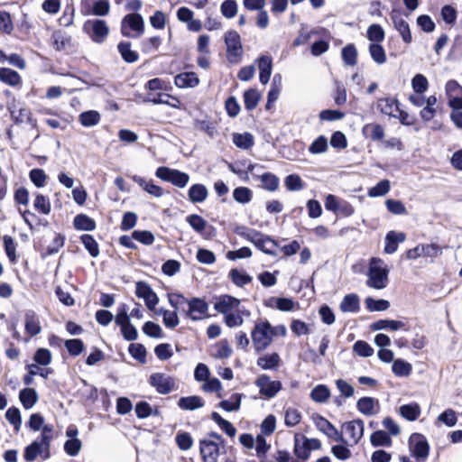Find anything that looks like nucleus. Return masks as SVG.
Returning a JSON list of instances; mask_svg holds the SVG:
<instances>
[{
  "mask_svg": "<svg viewBox=\"0 0 462 462\" xmlns=\"http://www.w3.org/2000/svg\"><path fill=\"white\" fill-rule=\"evenodd\" d=\"M389 268L383 260L373 257L369 263L366 285L368 287L382 290L387 286Z\"/></svg>",
  "mask_w": 462,
  "mask_h": 462,
  "instance_id": "nucleus-1",
  "label": "nucleus"
},
{
  "mask_svg": "<svg viewBox=\"0 0 462 462\" xmlns=\"http://www.w3.org/2000/svg\"><path fill=\"white\" fill-rule=\"evenodd\" d=\"M377 108L384 115L396 117L399 104L396 99L392 97L380 98L377 101Z\"/></svg>",
  "mask_w": 462,
  "mask_h": 462,
  "instance_id": "nucleus-22",
  "label": "nucleus"
},
{
  "mask_svg": "<svg viewBox=\"0 0 462 462\" xmlns=\"http://www.w3.org/2000/svg\"><path fill=\"white\" fill-rule=\"evenodd\" d=\"M312 420L318 430L323 432L326 436L337 441H343L342 433H340L327 419L315 414L313 415Z\"/></svg>",
  "mask_w": 462,
  "mask_h": 462,
  "instance_id": "nucleus-13",
  "label": "nucleus"
},
{
  "mask_svg": "<svg viewBox=\"0 0 462 462\" xmlns=\"http://www.w3.org/2000/svg\"><path fill=\"white\" fill-rule=\"evenodd\" d=\"M0 80L10 86H17L21 82V77L16 71L9 68H1Z\"/></svg>",
  "mask_w": 462,
  "mask_h": 462,
  "instance_id": "nucleus-39",
  "label": "nucleus"
},
{
  "mask_svg": "<svg viewBox=\"0 0 462 462\" xmlns=\"http://www.w3.org/2000/svg\"><path fill=\"white\" fill-rule=\"evenodd\" d=\"M239 306L240 300L226 294L219 296L214 304L215 310L224 316L232 311H236Z\"/></svg>",
  "mask_w": 462,
  "mask_h": 462,
  "instance_id": "nucleus-14",
  "label": "nucleus"
},
{
  "mask_svg": "<svg viewBox=\"0 0 462 462\" xmlns=\"http://www.w3.org/2000/svg\"><path fill=\"white\" fill-rule=\"evenodd\" d=\"M370 441L374 447H390L392 445L390 436L383 430L374 431L370 437Z\"/></svg>",
  "mask_w": 462,
  "mask_h": 462,
  "instance_id": "nucleus-42",
  "label": "nucleus"
},
{
  "mask_svg": "<svg viewBox=\"0 0 462 462\" xmlns=\"http://www.w3.org/2000/svg\"><path fill=\"white\" fill-rule=\"evenodd\" d=\"M411 87L415 93L423 94L429 87L427 78L422 74H417L411 79Z\"/></svg>",
  "mask_w": 462,
  "mask_h": 462,
  "instance_id": "nucleus-60",
  "label": "nucleus"
},
{
  "mask_svg": "<svg viewBox=\"0 0 462 462\" xmlns=\"http://www.w3.org/2000/svg\"><path fill=\"white\" fill-rule=\"evenodd\" d=\"M233 143L240 149L247 150L254 144V137L249 133L234 134Z\"/></svg>",
  "mask_w": 462,
  "mask_h": 462,
  "instance_id": "nucleus-43",
  "label": "nucleus"
},
{
  "mask_svg": "<svg viewBox=\"0 0 462 462\" xmlns=\"http://www.w3.org/2000/svg\"><path fill=\"white\" fill-rule=\"evenodd\" d=\"M251 338L255 353H261L267 349L273 340L270 322L263 319L256 321L251 331Z\"/></svg>",
  "mask_w": 462,
  "mask_h": 462,
  "instance_id": "nucleus-2",
  "label": "nucleus"
},
{
  "mask_svg": "<svg viewBox=\"0 0 462 462\" xmlns=\"http://www.w3.org/2000/svg\"><path fill=\"white\" fill-rule=\"evenodd\" d=\"M457 417L456 411L452 409H447L438 416L436 424L440 422L448 427H454L457 424Z\"/></svg>",
  "mask_w": 462,
  "mask_h": 462,
  "instance_id": "nucleus-57",
  "label": "nucleus"
},
{
  "mask_svg": "<svg viewBox=\"0 0 462 462\" xmlns=\"http://www.w3.org/2000/svg\"><path fill=\"white\" fill-rule=\"evenodd\" d=\"M233 198L238 203L246 204L252 200L253 192L247 187H238L234 189Z\"/></svg>",
  "mask_w": 462,
  "mask_h": 462,
  "instance_id": "nucleus-55",
  "label": "nucleus"
},
{
  "mask_svg": "<svg viewBox=\"0 0 462 462\" xmlns=\"http://www.w3.org/2000/svg\"><path fill=\"white\" fill-rule=\"evenodd\" d=\"M378 406V402L372 397H362L357 401V410L366 415L371 416L376 413L375 407Z\"/></svg>",
  "mask_w": 462,
  "mask_h": 462,
  "instance_id": "nucleus-27",
  "label": "nucleus"
},
{
  "mask_svg": "<svg viewBox=\"0 0 462 462\" xmlns=\"http://www.w3.org/2000/svg\"><path fill=\"white\" fill-rule=\"evenodd\" d=\"M405 327V323L401 320H392V319H380L374 322L371 328L373 330H383L389 329L392 331H395Z\"/></svg>",
  "mask_w": 462,
  "mask_h": 462,
  "instance_id": "nucleus-33",
  "label": "nucleus"
},
{
  "mask_svg": "<svg viewBox=\"0 0 462 462\" xmlns=\"http://www.w3.org/2000/svg\"><path fill=\"white\" fill-rule=\"evenodd\" d=\"M85 29H91V38L96 42H102L107 36L109 29L103 20L88 21Z\"/></svg>",
  "mask_w": 462,
  "mask_h": 462,
  "instance_id": "nucleus-15",
  "label": "nucleus"
},
{
  "mask_svg": "<svg viewBox=\"0 0 462 462\" xmlns=\"http://www.w3.org/2000/svg\"><path fill=\"white\" fill-rule=\"evenodd\" d=\"M301 420L300 412L293 408H289L285 411L284 423L288 427H294L300 423Z\"/></svg>",
  "mask_w": 462,
  "mask_h": 462,
  "instance_id": "nucleus-64",
  "label": "nucleus"
},
{
  "mask_svg": "<svg viewBox=\"0 0 462 462\" xmlns=\"http://www.w3.org/2000/svg\"><path fill=\"white\" fill-rule=\"evenodd\" d=\"M178 310H168L165 309H160L158 314L162 316V322L168 328H174L180 324V319L178 317Z\"/></svg>",
  "mask_w": 462,
  "mask_h": 462,
  "instance_id": "nucleus-34",
  "label": "nucleus"
},
{
  "mask_svg": "<svg viewBox=\"0 0 462 462\" xmlns=\"http://www.w3.org/2000/svg\"><path fill=\"white\" fill-rule=\"evenodd\" d=\"M133 180L149 194L156 198L163 195V189L160 186L155 185L152 180H147L136 175L133 177Z\"/></svg>",
  "mask_w": 462,
  "mask_h": 462,
  "instance_id": "nucleus-28",
  "label": "nucleus"
},
{
  "mask_svg": "<svg viewBox=\"0 0 462 462\" xmlns=\"http://www.w3.org/2000/svg\"><path fill=\"white\" fill-rule=\"evenodd\" d=\"M294 453L299 458L308 459L310 450L304 440V436L295 434L294 436Z\"/></svg>",
  "mask_w": 462,
  "mask_h": 462,
  "instance_id": "nucleus-40",
  "label": "nucleus"
},
{
  "mask_svg": "<svg viewBox=\"0 0 462 462\" xmlns=\"http://www.w3.org/2000/svg\"><path fill=\"white\" fill-rule=\"evenodd\" d=\"M340 310L343 312H356L359 310V298L356 294H347L340 303Z\"/></svg>",
  "mask_w": 462,
  "mask_h": 462,
  "instance_id": "nucleus-36",
  "label": "nucleus"
},
{
  "mask_svg": "<svg viewBox=\"0 0 462 462\" xmlns=\"http://www.w3.org/2000/svg\"><path fill=\"white\" fill-rule=\"evenodd\" d=\"M64 346L72 356H79L85 349L84 343L79 338L67 339L64 341Z\"/></svg>",
  "mask_w": 462,
  "mask_h": 462,
  "instance_id": "nucleus-50",
  "label": "nucleus"
},
{
  "mask_svg": "<svg viewBox=\"0 0 462 462\" xmlns=\"http://www.w3.org/2000/svg\"><path fill=\"white\" fill-rule=\"evenodd\" d=\"M342 59L346 65L355 66L356 64L357 51L355 45L348 44L342 49Z\"/></svg>",
  "mask_w": 462,
  "mask_h": 462,
  "instance_id": "nucleus-53",
  "label": "nucleus"
},
{
  "mask_svg": "<svg viewBox=\"0 0 462 462\" xmlns=\"http://www.w3.org/2000/svg\"><path fill=\"white\" fill-rule=\"evenodd\" d=\"M244 316L249 317L250 311L247 310L237 309L236 311H232L225 315V323L228 328H236L244 324Z\"/></svg>",
  "mask_w": 462,
  "mask_h": 462,
  "instance_id": "nucleus-24",
  "label": "nucleus"
},
{
  "mask_svg": "<svg viewBox=\"0 0 462 462\" xmlns=\"http://www.w3.org/2000/svg\"><path fill=\"white\" fill-rule=\"evenodd\" d=\"M257 64L259 69V80L262 84L265 85L268 83L271 78L273 69V60L270 56L262 55L257 59Z\"/></svg>",
  "mask_w": 462,
  "mask_h": 462,
  "instance_id": "nucleus-17",
  "label": "nucleus"
},
{
  "mask_svg": "<svg viewBox=\"0 0 462 462\" xmlns=\"http://www.w3.org/2000/svg\"><path fill=\"white\" fill-rule=\"evenodd\" d=\"M223 16L227 19L235 17L237 14V4L236 0H225L220 6Z\"/></svg>",
  "mask_w": 462,
  "mask_h": 462,
  "instance_id": "nucleus-62",
  "label": "nucleus"
},
{
  "mask_svg": "<svg viewBox=\"0 0 462 462\" xmlns=\"http://www.w3.org/2000/svg\"><path fill=\"white\" fill-rule=\"evenodd\" d=\"M19 399L26 410L32 409L38 401V395L33 388L23 389L19 393Z\"/></svg>",
  "mask_w": 462,
  "mask_h": 462,
  "instance_id": "nucleus-31",
  "label": "nucleus"
},
{
  "mask_svg": "<svg viewBox=\"0 0 462 462\" xmlns=\"http://www.w3.org/2000/svg\"><path fill=\"white\" fill-rule=\"evenodd\" d=\"M254 245L266 254L276 255L275 248L278 247V244L262 233L260 234V237L257 238Z\"/></svg>",
  "mask_w": 462,
  "mask_h": 462,
  "instance_id": "nucleus-26",
  "label": "nucleus"
},
{
  "mask_svg": "<svg viewBox=\"0 0 462 462\" xmlns=\"http://www.w3.org/2000/svg\"><path fill=\"white\" fill-rule=\"evenodd\" d=\"M122 34L125 37L136 38L144 32V22L139 14H129L125 15L121 23Z\"/></svg>",
  "mask_w": 462,
  "mask_h": 462,
  "instance_id": "nucleus-4",
  "label": "nucleus"
},
{
  "mask_svg": "<svg viewBox=\"0 0 462 462\" xmlns=\"http://www.w3.org/2000/svg\"><path fill=\"white\" fill-rule=\"evenodd\" d=\"M222 444L216 440L201 439L199 441V452L204 462H217Z\"/></svg>",
  "mask_w": 462,
  "mask_h": 462,
  "instance_id": "nucleus-10",
  "label": "nucleus"
},
{
  "mask_svg": "<svg viewBox=\"0 0 462 462\" xmlns=\"http://www.w3.org/2000/svg\"><path fill=\"white\" fill-rule=\"evenodd\" d=\"M369 54L372 60L378 65L386 62V53L383 47L379 43H371L368 47Z\"/></svg>",
  "mask_w": 462,
  "mask_h": 462,
  "instance_id": "nucleus-37",
  "label": "nucleus"
},
{
  "mask_svg": "<svg viewBox=\"0 0 462 462\" xmlns=\"http://www.w3.org/2000/svg\"><path fill=\"white\" fill-rule=\"evenodd\" d=\"M174 83L180 88H195L199 84V79L195 72H184L175 77Z\"/></svg>",
  "mask_w": 462,
  "mask_h": 462,
  "instance_id": "nucleus-21",
  "label": "nucleus"
},
{
  "mask_svg": "<svg viewBox=\"0 0 462 462\" xmlns=\"http://www.w3.org/2000/svg\"><path fill=\"white\" fill-rule=\"evenodd\" d=\"M73 224L78 230L92 231L96 228L95 221L84 214L76 216Z\"/></svg>",
  "mask_w": 462,
  "mask_h": 462,
  "instance_id": "nucleus-38",
  "label": "nucleus"
},
{
  "mask_svg": "<svg viewBox=\"0 0 462 462\" xmlns=\"http://www.w3.org/2000/svg\"><path fill=\"white\" fill-rule=\"evenodd\" d=\"M409 448L411 454L418 461L424 462L430 451V446L426 438L419 433H413L409 439Z\"/></svg>",
  "mask_w": 462,
  "mask_h": 462,
  "instance_id": "nucleus-7",
  "label": "nucleus"
},
{
  "mask_svg": "<svg viewBox=\"0 0 462 462\" xmlns=\"http://www.w3.org/2000/svg\"><path fill=\"white\" fill-rule=\"evenodd\" d=\"M150 383L162 394H167L175 388V380L162 373H155L150 376Z\"/></svg>",
  "mask_w": 462,
  "mask_h": 462,
  "instance_id": "nucleus-12",
  "label": "nucleus"
},
{
  "mask_svg": "<svg viewBox=\"0 0 462 462\" xmlns=\"http://www.w3.org/2000/svg\"><path fill=\"white\" fill-rule=\"evenodd\" d=\"M254 383L259 388L260 394L265 399L273 398L282 390V383L272 380L267 374L259 375Z\"/></svg>",
  "mask_w": 462,
  "mask_h": 462,
  "instance_id": "nucleus-8",
  "label": "nucleus"
},
{
  "mask_svg": "<svg viewBox=\"0 0 462 462\" xmlns=\"http://www.w3.org/2000/svg\"><path fill=\"white\" fill-rule=\"evenodd\" d=\"M260 179L263 189L270 191H274L278 189L279 179L274 174L266 172Z\"/></svg>",
  "mask_w": 462,
  "mask_h": 462,
  "instance_id": "nucleus-61",
  "label": "nucleus"
},
{
  "mask_svg": "<svg viewBox=\"0 0 462 462\" xmlns=\"http://www.w3.org/2000/svg\"><path fill=\"white\" fill-rule=\"evenodd\" d=\"M42 452H46V450L42 442L36 440L25 448L23 457L25 460L32 461Z\"/></svg>",
  "mask_w": 462,
  "mask_h": 462,
  "instance_id": "nucleus-54",
  "label": "nucleus"
},
{
  "mask_svg": "<svg viewBox=\"0 0 462 462\" xmlns=\"http://www.w3.org/2000/svg\"><path fill=\"white\" fill-rule=\"evenodd\" d=\"M437 104V97L435 96H430L426 99L424 107L420 111V116L423 120H431L436 113L435 105Z\"/></svg>",
  "mask_w": 462,
  "mask_h": 462,
  "instance_id": "nucleus-45",
  "label": "nucleus"
},
{
  "mask_svg": "<svg viewBox=\"0 0 462 462\" xmlns=\"http://www.w3.org/2000/svg\"><path fill=\"white\" fill-rule=\"evenodd\" d=\"M281 357L276 352L260 356L256 365L263 370H275L280 366Z\"/></svg>",
  "mask_w": 462,
  "mask_h": 462,
  "instance_id": "nucleus-18",
  "label": "nucleus"
},
{
  "mask_svg": "<svg viewBox=\"0 0 462 462\" xmlns=\"http://www.w3.org/2000/svg\"><path fill=\"white\" fill-rule=\"evenodd\" d=\"M117 49L125 61L132 63L137 60L138 54L131 50L130 42H120Z\"/></svg>",
  "mask_w": 462,
  "mask_h": 462,
  "instance_id": "nucleus-47",
  "label": "nucleus"
},
{
  "mask_svg": "<svg viewBox=\"0 0 462 462\" xmlns=\"http://www.w3.org/2000/svg\"><path fill=\"white\" fill-rule=\"evenodd\" d=\"M400 415L407 420H416L420 415V407L417 402L402 405L399 408Z\"/></svg>",
  "mask_w": 462,
  "mask_h": 462,
  "instance_id": "nucleus-30",
  "label": "nucleus"
},
{
  "mask_svg": "<svg viewBox=\"0 0 462 462\" xmlns=\"http://www.w3.org/2000/svg\"><path fill=\"white\" fill-rule=\"evenodd\" d=\"M5 419L14 426L15 431L20 430L22 426V417L18 408H9L5 412Z\"/></svg>",
  "mask_w": 462,
  "mask_h": 462,
  "instance_id": "nucleus-56",
  "label": "nucleus"
},
{
  "mask_svg": "<svg viewBox=\"0 0 462 462\" xmlns=\"http://www.w3.org/2000/svg\"><path fill=\"white\" fill-rule=\"evenodd\" d=\"M224 42L226 47V58L230 63L237 64L243 56V45L239 33L235 30H229L224 34Z\"/></svg>",
  "mask_w": 462,
  "mask_h": 462,
  "instance_id": "nucleus-3",
  "label": "nucleus"
},
{
  "mask_svg": "<svg viewBox=\"0 0 462 462\" xmlns=\"http://www.w3.org/2000/svg\"><path fill=\"white\" fill-rule=\"evenodd\" d=\"M405 240L404 233L390 231L385 236L384 253L392 254L397 251L398 244Z\"/></svg>",
  "mask_w": 462,
  "mask_h": 462,
  "instance_id": "nucleus-20",
  "label": "nucleus"
},
{
  "mask_svg": "<svg viewBox=\"0 0 462 462\" xmlns=\"http://www.w3.org/2000/svg\"><path fill=\"white\" fill-rule=\"evenodd\" d=\"M392 371L398 377H407L411 374L412 365L402 359H395L393 362Z\"/></svg>",
  "mask_w": 462,
  "mask_h": 462,
  "instance_id": "nucleus-35",
  "label": "nucleus"
},
{
  "mask_svg": "<svg viewBox=\"0 0 462 462\" xmlns=\"http://www.w3.org/2000/svg\"><path fill=\"white\" fill-rule=\"evenodd\" d=\"M135 294L138 298L144 300L147 309L150 310H153L159 302L157 294L144 282H136Z\"/></svg>",
  "mask_w": 462,
  "mask_h": 462,
  "instance_id": "nucleus-11",
  "label": "nucleus"
},
{
  "mask_svg": "<svg viewBox=\"0 0 462 462\" xmlns=\"http://www.w3.org/2000/svg\"><path fill=\"white\" fill-rule=\"evenodd\" d=\"M34 208L43 215H49L51 210L50 199L42 194H36L33 202Z\"/></svg>",
  "mask_w": 462,
  "mask_h": 462,
  "instance_id": "nucleus-51",
  "label": "nucleus"
},
{
  "mask_svg": "<svg viewBox=\"0 0 462 462\" xmlns=\"http://www.w3.org/2000/svg\"><path fill=\"white\" fill-rule=\"evenodd\" d=\"M188 310L185 314L191 320L198 321L208 317V304L201 298H191L187 301Z\"/></svg>",
  "mask_w": 462,
  "mask_h": 462,
  "instance_id": "nucleus-9",
  "label": "nucleus"
},
{
  "mask_svg": "<svg viewBox=\"0 0 462 462\" xmlns=\"http://www.w3.org/2000/svg\"><path fill=\"white\" fill-rule=\"evenodd\" d=\"M366 37L372 43H379L384 39V31L381 25L374 23L367 28Z\"/></svg>",
  "mask_w": 462,
  "mask_h": 462,
  "instance_id": "nucleus-48",
  "label": "nucleus"
},
{
  "mask_svg": "<svg viewBox=\"0 0 462 462\" xmlns=\"http://www.w3.org/2000/svg\"><path fill=\"white\" fill-rule=\"evenodd\" d=\"M204 404V400L198 395L181 397L178 401L179 408L186 411H194L202 408Z\"/></svg>",
  "mask_w": 462,
  "mask_h": 462,
  "instance_id": "nucleus-25",
  "label": "nucleus"
},
{
  "mask_svg": "<svg viewBox=\"0 0 462 462\" xmlns=\"http://www.w3.org/2000/svg\"><path fill=\"white\" fill-rule=\"evenodd\" d=\"M208 189L203 184H194L189 189V199L193 203H201L208 198Z\"/></svg>",
  "mask_w": 462,
  "mask_h": 462,
  "instance_id": "nucleus-29",
  "label": "nucleus"
},
{
  "mask_svg": "<svg viewBox=\"0 0 462 462\" xmlns=\"http://www.w3.org/2000/svg\"><path fill=\"white\" fill-rule=\"evenodd\" d=\"M364 132L369 135L373 141H380L384 136L383 126L378 124H368L364 127Z\"/></svg>",
  "mask_w": 462,
  "mask_h": 462,
  "instance_id": "nucleus-58",
  "label": "nucleus"
},
{
  "mask_svg": "<svg viewBox=\"0 0 462 462\" xmlns=\"http://www.w3.org/2000/svg\"><path fill=\"white\" fill-rule=\"evenodd\" d=\"M211 418L212 420L217 423V425L220 427V429L222 430H224L226 432V435H228L229 437L233 438L236 436V428L232 425L231 422H229L228 420L223 419L217 412L214 411L212 412L211 414Z\"/></svg>",
  "mask_w": 462,
  "mask_h": 462,
  "instance_id": "nucleus-44",
  "label": "nucleus"
},
{
  "mask_svg": "<svg viewBox=\"0 0 462 462\" xmlns=\"http://www.w3.org/2000/svg\"><path fill=\"white\" fill-rule=\"evenodd\" d=\"M51 41L54 49L59 51H70L73 47L71 36L62 32H55Z\"/></svg>",
  "mask_w": 462,
  "mask_h": 462,
  "instance_id": "nucleus-19",
  "label": "nucleus"
},
{
  "mask_svg": "<svg viewBox=\"0 0 462 462\" xmlns=\"http://www.w3.org/2000/svg\"><path fill=\"white\" fill-rule=\"evenodd\" d=\"M310 398L315 402H325L330 397L329 389L324 384H319L315 386L310 392Z\"/></svg>",
  "mask_w": 462,
  "mask_h": 462,
  "instance_id": "nucleus-41",
  "label": "nucleus"
},
{
  "mask_svg": "<svg viewBox=\"0 0 462 462\" xmlns=\"http://www.w3.org/2000/svg\"><path fill=\"white\" fill-rule=\"evenodd\" d=\"M24 328L31 337L41 333L42 327L38 315L35 311L29 310L24 313Z\"/></svg>",
  "mask_w": 462,
  "mask_h": 462,
  "instance_id": "nucleus-16",
  "label": "nucleus"
},
{
  "mask_svg": "<svg viewBox=\"0 0 462 462\" xmlns=\"http://www.w3.org/2000/svg\"><path fill=\"white\" fill-rule=\"evenodd\" d=\"M261 94L254 88H250L244 93V103L247 110H253L258 105Z\"/></svg>",
  "mask_w": 462,
  "mask_h": 462,
  "instance_id": "nucleus-46",
  "label": "nucleus"
},
{
  "mask_svg": "<svg viewBox=\"0 0 462 462\" xmlns=\"http://www.w3.org/2000/svg\"><path fill=\"white\" fill-rule=\"evenodd\" d=\"M233 350L226 339L221 340L215 346L213 356L217 359H226L231 356Z\"/></svg>",
  "mask_w": 462,
  "mask_h": 462,
  "instance_id": "nucleus-49",
  "label": "nucleus"
},
{
  "mask_svg": "<svg viewBox=\"0 0 462 462\" xmlns=\"http://www.w3.org/2000/svg\"><path fill=\"white\" fill-rule=\"evenodd\" d=\"M101 116L96 110L82 112L79 116V121L84 127H92L100 123Z\"/></svg>",
  "mask_w": 462,
  "mask_h": 462,
  "instance_id": "nucleus-32",
  "label": "nucleus"
},
{
  "mask_svg": "<svg viewBox=\"0 0 462 462\" xmlns=\"http://www.w3.org/2000/svg\"><path fill=\"white\" fill-rule=\"evenodd\" d=\"M242 395L240 393L232 394L229 399L219 402V407L226 411H235L240 408Z\"/></svg>",
  "mask_w": 462,
  "mask_h": 462,
  "instance_id": "nucleus-52",
  "label": "nucleus"
},
{
  "mask_svg": "<svg viewBox=\"0 0 462 462\" xmlns=\"http://www.w3.org/2000/svg\"><path fill=\"white\" fill-rule=\"evenodd\" d=\"M155 175L157 178L164 181L171 182L172 185L179 188L186 187L189 180V174L181 172L179 170L171 169L163 166L159 167L156 170Z\"/></svg>",
  "mask_w": 462,
  "mask_h": 462,
  "instance_id": "nucleus-5",
  "label": "nucleus"
},
{
  "mask_svg": "<svg viewBox=\"0 0 462 462\" xmlns=\"http://www.w3.org/2000/svg\"><path fill=\"white\" fill-rule=\"evenodd\" d=\"M394 28L400 32L405 43L411 42L412 37L408 23L400 15L392 16Z\"/></svg>",
  "mask_w": 462,
  "mask_h": 462,
  "instance_id": "nucleus-23",
  "label": "nucleus"
},
{
  "mask_svg": "<svg viewBox=\"0 0 462 462\" xmlns=\"http://www.w3.org/2000/svg\"><path fill=\"white\" fill-rule=\"evenodd\" d=\"M80 240L84 245L85 248L88 251L92 257H97L99 254V248L97 241L90 235H83L80 236Z\"/></svg>",
  "mask_w": 462,
  "mask_h": 462,
  "instance_id": "nucleus-59",
  "label": "nucleus"
},
{
  "mask_svg": "<svg viewBox=\"0 0 462 462\" xmlns=\"http://www.w3.org/2000/svg\"><path fill=\"white\" fill-rule=\"evenodd\" d=\"M365 424L360 419H356L342 425V434L346 436V439L342 442L349 446L356 445L364 435Z\"/></svg>",
  "mask_w": 462,
  "mask_h": 462,
  "instance_id": "nucleus-6",
  "label": "nucleus"
},
{
  "mask_svg": "<svg viewBox=\"0 0 462 462\" xmlns=\"http://www.w3.org/2000/svg\"><path fill=\"white\" fill-rule=\"evenodd\" d=\"M82 448V441L78 438L69 439L64 443L65 452L71 457L77 456Z\"/></svg>",
  "mask_w": 462,
  "mask_h": 462,
  "instance_id": "nucleus-63",
  "label": "nucleus"
}]
</instances>
